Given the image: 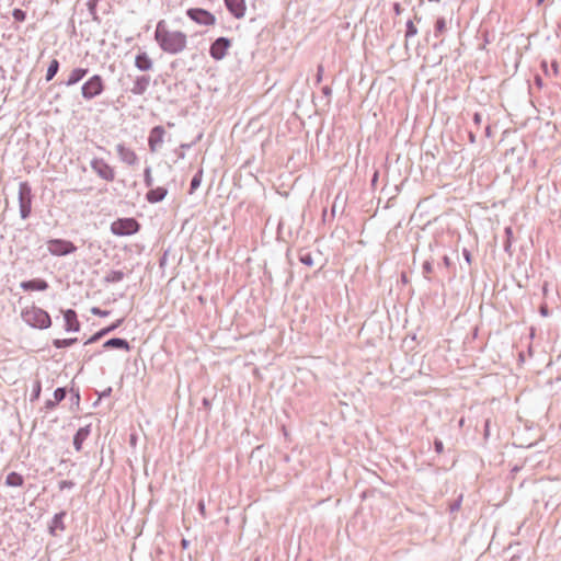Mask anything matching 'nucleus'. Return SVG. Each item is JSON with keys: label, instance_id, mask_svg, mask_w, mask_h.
<instances>
[{"label": "nucleus", "instance_id": "nucleus-55", "mask_svg": "<svg viewBox=\"0 0 561 561\" xmlns=\"http://www.w3.org/2000/svg\"><path fill=\"white\" fill-rule=\"evenodd\" d=\"M552 71H554V73H557V72H558V66H557V64H553V65H552Z\"/></svg>", "mask_w": 561, "mask_h": 561}, {"label": "nucleus", "instance_id": "nucleus-18", "mask_svg": "<svg viewBox=\"0 0 561 561\" xmlns=\"http://www.w3.org/2000/svg\"><path fill=\"white\" fill-rule=\"evenodd\" d=\"M135 66L140 71H149L153 67V61L147 53L142 51L136 55Z\"/></svg>", "mask_w": 561, "mask_h": 561}, {"label": "nucleus", "instance_id": "nucleus-59", "mask_svg": "<svg viewBox=\"0 0 561 561\" xmlns=\"http://www.w3.org/2000/svg\"><path fill=\"white\" fill-rule=\"evenodd\" d=\"M536 81L539 85L541 84V79L539 77L536 79Z\"/></svg>", "mask_w": 561, "mask_h": 561}, {"label": "nucleus", "instance_id": "nucleus-51", "mask_svg": "<svg viewBox=\"0 0 561 561\" xmlns=\"http://www.w3.org/2000/svg\"><path fill=\"white\" fill-rule=\"evenodd\" d=\"M198 508H199V511H201V512H204V510H205V505H204V503H203V502H199V504H198Z\"/></svg>", "mask_w": 561, "mask_h": 561}, {"label": "nucleus", "instance_id": "nucleus-57", "mask_svg": "<svg viewBox=\"0 0 561 561\" xmlns=\"http://www.w3.org/2000/svg\"><path fill=\"white\" fill-rule=\"evenodd\" d=\"M488 432H489V421H486V423H485V435H488Z\"/></svg>", "mask_w": 561, "mask_h": 561}, {"label": "nucleus", "instance_id": "nucleus-49", "mask_svg": "<svg viewBox=\"0 0 561 561\" xmlns=\"http://www.w3.org/2000/svg\"><path fill=\"white\" fill-rule=\"evenodd\" d=\"M505 234L507 237V239H511L512 238V234H513V230L511 227H506L505 228Z\"/></svg>", "mask_w": 561, "mask_h": 561}, {"label": "nucleus", "instance_id": "nucleus-7", "mask_svg": "<svg viewBox=\"0 0 561 561\" xmlns=\"http://www.w3.org/2000/svg\"><path fill=\"white\" fill-rule=\"evenodd\" d=\"M186 15L195 23L199 25L210 26L215 25V15L203 8H190L186 10Z\"/></svg>", "mask_w": 561, "mask_h": 561}, {"label": "nucleus", "instance_id": "nucleus-37", "mask_svg": "<svg viewBox=\"0 0 561 561\" xmlns=\"http://www.w3.org/2000/svg\"><path fill=\"white\" fill-rule=\"evenodd\" d=\"M432 272H433V265H432V263H431V262H428V261H425V262L423 263V274H424V276H425L427 279H430L428 275H430Z\"/></svg>", "mask_w": 561, "mask_h": 561}, {"label": "nucleus", "instance_id": "nucleus-42", "mask_svg": "<svg viewBox=\"0 0 561 561\" xmlns=\"http://www.w3.org/2000/svg\"><path fill=\"white\" fill-rule=\"evenodd\" d=\"M57 404H58V403H57L55 400H50V399H49V400H47V401L45 402V409H47V410H53V409H55V408H56V405H57Z\"/></svg>", "mask_w": 561, "mask_h": 561}, {"label": "nucleus", "instance_id": "nucleus-53", "mask_svg": "<svg viewBox=\"0 0 561 561\" xmlns=\"http://www.w3.org/2000/svg\"><path fill=\"white\" fill-rule=\"evenodd\" d=\"M187 545H188V541H187L186 539H182V546H183L184 548H186V547H187Z\"/></svg>", "mask_w": 561, "mask_h": 561}, {"label": "nucleus", "instance_id": "nucleus-61", "mask_svg": "<svg viewBox=\"0 0 561 561\" xmlns=\"http://www.w3.org/2000/svg\"><path fill=\"white\" fill-rule=\"evenodd\" d=\"M181 147L182 148H188L190 146L188 145H182Z\"/></svg>", "mask_w": 561, "mask_h": 561}, {"label": "nucleus", "instance_id": "nucleus-47", "mask_svg": "<svg viewBox=\"0 0 561 561\" xmlns=\"http://www.w3.org/2000/svg\"><path fill=\"white\" fill-rule=\"evenodd\" d=\"M275 232H276V240H279L280 239V220L277 222Z\"/></svg>", "mask_w": 561, "mask_h": 561}, {"label": "nucleus", "instance_id": "nucleus-32", "mask_svg": "<svg viewBox=\"0 0 561 561\" xmlns=\"http://www.w3.org/2000/svg\"><path fill=\"white\" fill-rule=\"evenodd\" d=\"M144 182L147 187H152V185H153V179L151 176L150 167H147L144 171Z\"/></svg>", "mask_w": 561, "mask_h": 561}, {"label": "nucleus", "instance_id": "nucleus-31", "mask_svg": "<svg viewBox=\"0 0 561 561\" xmlns=\"http://www.w3.org/2000/svg\"><path fill=\"white\" fill-rule=\"evenodd\" d=\"M416 34H417V28H416V26L414 25V23H413V21H412V20H409V21L407 22L405 38L408 39V38H410V37H412V36L416 35Z\"/></svg>", "mask_w": 561, "mask_h": 561}, {"label": "nucleus", "instance_id": "nucleus-4", "mask_svg": "<svg viewBox=\"0 0 561 561\" xmlns=\"http://www.w3.org/2000/svg\"><path fill=\"white\" fill-rule=\"evenodd\" d=\"M140 230V224L131 217L118 218L111 224V232L118 237L131 236Z\"/></svg>", "mask_w": 561, "mask_h": 561}, {"label": "nucleus", "instance_id": "nucleus-45", "mask_svg": "<svg viewBox=\"0 0 561 561\" xmlns=\"http://www.w3.org/2000/svg\"><path fill=\"white\" fill-rule=\"evenodd\" d=\"M462 254L468 263L471 262V254L467 249H463Z\"/></svg>", "mask_w": 561, "mask_h": 561}, {"label": "nucleus", "instance_id": "nucleus-25", "mask_svg": "<svg viewBox=\"0 0 561 561\" xmlns=\"http://www.w3.org/2000/svg\"><path fill=\"white\" fill-rule=\"evenodd\" d=\"M78 341L77 337H70V339H55L53 341V345L56 348H65L73 345Z\"/></svg>", "mask_w": 561, "mask_h": 561}, {"label": "nucleus", "instance_id": "nucleus-48", "mask_svg": "<svg viewBox=\"0 0 561 561\" xmlns=\"http://www.w3.org/2000/svg\"><path fill=\"white\" fill-rule=\"evenodd\" d=\"M511 244H512V243H511V239H506V241H505V242H504V244H503V248H504V250H505L506 252H508V251H510V249H511Z\"/></svg>", "mask_w": 561, "mask_h": 561}, {"label": "nucleus", "instance_id": "nucleus-39", "mask_svg": "<svg viewBox=\"0 0 561 561\" xmlns=\"http://www.w3.org/2000/svg\"><path fill=\"white\" fill-rule=\"evenodd\" d=\"M321 91H322V94L328 99V102H329L331 99V95H332V89L329 85H324L321 89Z\"/></svg>", "mask_w": 561, "mask_h": 561}, {"label": "nucleus", "instance_id": "nucleus-14", "mask_svg": "<svg viewBox=\"0 0 561 561\" xmlns=\"http://www.w3.org/2000/svg\"><path fill=\"white\" fill-rule=\"evenodd\" d=\"M124 322V319H118L116 320L115 322H113L112 324L99 330L98 332H95L92 336H90L87 341H85V345H89V344H92V343H95L98 342L99 340H101L103 336L110 334L111 332H113L114 330H116L122 323Z\"/></svg>", "mask_w": 561, "mask_h": 561}, {"label": "nucleus", "instance_id": "nucleus-58", "mask_svg": "<svg viewBox=\"0 0 561 561\" xmlns=\"http://www.w3.org/2000/svg\"><path fill=\"white\" fill-rule=\"evenodd\" d=\"M490 129H491L490 126H486L485 133H486L488 136L490 135Z\"/></svg>", "mask_w": 561, "mask_h": 561}, {"label": "nucleus", "instance_id": "nucleus-19", "mask_svg": "<svg viewBox=\"0 0 561 561\" xmlns=\"http://www.w3.org/2000/svg\"><path fill=\"white\" fill-rule=\"evenodd\" d=\"M103 347L107 350H124L127 352L130 351L129 342L122 337H112L105 341Z\"/></svg>", "mask_w": 561, "mask_h": 561}, {"label": "nucleus", "instance_id": "nucleus-2", "mask_svg": "<svg viewBox=\"0 0 561 561\" xmlns=\"http://www.w3.org/2000/svg\"><path fill=\"white\" fill-rule=\"evenodd\" d=\"M21 317L25 323L36 329H48L51 319L47 311L39 307L32 306L22 311Z\"/></svg>", "mask_w": 561, "mask_h": 561}, {"label": "nucleus", "instance_id": "nucleus-8", "mask_svg": "<svg viewBox=\"0 0 561 561\" xmlns=\"http://www.w3.org/2000/svg\"><path fill=\"white\" fill-rule=\"evenodd\" d=\"M91 169L103 180L112 182L115 179L114 169L103 159L95 158L91 161Z\"/></svg>", "mask_w": 561, "mask_h": 561}, {"label": "nucleus", "instance_id": "nucleus-35", "mask_svg": "<svg viewBox=\"0 0 561 561\" xmlns=\"http://www.w3.org/2000/svg\"><path fill=\"white\" fill-rule=\"evenodd\" d=\"M12 16L18 22H24L26 19V12L23 11L22 9H14L12 11Z\"/></svg>", "mask_w": 561, "mask_h": 561}, {"label": "nucleus", "instance_id": "nucleus-15", "mask_svg": "<svg viewBox=\"0 0 561 561\" xmlns=\"http://www.w3.org/2000/svg\"><path fill=\"white\" fill-rule=\"evenodd\" d=\"M116 151L119 159L128 165H134L137 162V156L134 150L127 148L124 144L116 146Z\"/></svg>", "mask_w": 561, "mask_h": 561}, {"label": "nucleus", "instance_id": "nucleus-52", "mask_svg": "<svg viewBox=\"0 0 561 561\" xmlns=\"http://www.w3.org/2000/svg\"><path fill=\"white\" fill-rule=\"evenodd\" d=\"M112 389L111 388H107L103 393L102 396H108L111 393Z\"/></svg>", "mask_w": 561, "mask_h": 561}, {"label": "nucleus", "instance_id": "nucleus-22", "mask_svg": "<svg viewBox=\"0 0 561 561\" xmlns=\"http://www.w3.org/2000/svg\"><path fill=\"white\" fill-rule=\"evenodd\" d=\"M66 517V512H59L54 515L51 523L49 525V534L51 536H57V530H65L66 526L64 524V518Z\"/></svg>", "mask_w": 561, "mask_h": 561}, {"label": "nucleus", "instance_id": "nucleus-12", "mask_svg": "<svg viewBox=\"0 0 561 561\" xmlns=\"http://www.w3.org/2000/svg\"><path fill=\"white\" fill-rule=\"evenodd\" d=\"M65 320V330L67 332H78L80 323L78 321L77 312L73 309H67L62 312Z\"/></svg>", "mask_w": 561, "mask_h": 561}, {"label": "nucleus", "instance_id": "nucleus-11", "mask_svg": "<svg viewBox=\"0 0 561 561\" xmlns=\"http://www.w3.org/2000/svg\"><path fill=\"white\" fill-rule=\"evenodd\" d=\"M227 10L236 18L241 19L245 14V1L244 0H224Z\"/></svg>", "mask_w": 561, "mask_h": 561}, {"label": "nucleus", "instance_id": "nucleus-46", "mask_svg": "<svg viewBox=\"0 0 561 561\" xmlns=\"http://www.w3.org/2000/svg\"><path fill=\"white\" fill-rule=\"evenodd\" d=\"M540 313L543 316V317H547L549 311H548V307L546 305L541 306L540 307Z\"/></svg>", "mask_w": 561, "mask_h": 561}, {"label": "nucleus", "instance_id": "nucleus-10", "mask_svg": "<svg viewBox=\"0 0 561 561\" xmlns=\"http://www.w3.org/2000/svg\"><path fill=\"white\" fill-rule=\"evenodd\" d=\"M164 134H165V130L162 126H154L151 130H150V134H149V137H148V146H149V150L151 152H157L162 142H163V137H164Z\"/></svg>", "mask_w": 561, "mask_h": 561}, {"label": "nucleus", "instance_id": "nucleus-34", "mask_svg": "<svg viewBox=\"0 0 561 561\" xmlns=\"http://www.w3.org/2000/svg\"><path fill=\"white\" fill-rule=\"evenodd\" d=\"M462 494H460L454 502H451L449 504V512L453 514L455 512H458L461 507V503H462Z\"/></svg>", "mask_w": 561, "mask_h": 561}, {"label": "nucleus", "instance_id": "nucleus-1", "mask_svg": "<svg viewBox=\"0 0 561 561\" xmlns=\"http://www.w3.org/2000/svg\"><path fill=\"white\" fill-rule=\"evenodd\" d=\"M154 41L164 53L178 55L186 48L187 35L182 31L170 30L167 22L160 20L156 25Z\"/></svg>", "mask_w": 561, "mask_h": 561}, {"label": "nucleus", "instance_id": "nucleus-23", "mask_svg": "<svg viewBox=\"0 0 561 561\" xmlns=\"http://www.w3.org/2000/svg\"><path fill=\"white\" fill-rule=\"evenodd\" d=\"M24 483V478L22 474L12 471L5 478V485L8 486H22Z\"/></svg>", "mask_w": 561, "mask_h": 561}, {"label": "nucleus", "instance_id": "nucleus-43", "mask_svg": "<svg viewBox=\"0 0 561 561\" xmlns=\"http://www.w3.org/2000/svg\"><path fill=\"white\" fill-rule=\"evenodd\" d=\"M482 122V116L480 113H474L473 114V123L479 126Z\"/></svg>", "mask_w": 561, "mask_h": 561}, {"label": "nucleus", "instance_id": "nucleus-41", "mask_svg": "<svg viewBox=\"0 0 561 561\" xmlns=\"http://www.w3.org/2000/svg\"><path fill=\"white\" fill-rule=\"evenodd\" d=\"M324 68L322 65H319L317 68V83H320L322 81Z\"/></svg>", "mask_w": 561, "mask_h": 561}, {"label": "nucleus", "instance_id": "nucleus-27", "mask_svg": "<svg viewBox=\"0 0 561 561\" xmlns=\"http://www.w3.org/2000/svg\"><path fill=\"white\" fill-rule=\"evenodd\" d=\"M124 273L122 271H111L106 276L104 277V280L106 283H118L123 280Z\"/></svg>", "mask_w": 561, "mask_h": 561}, {"label": "nucleus", "instance_id": "nucleus-62", "mask_svg": "<svg viewBox=\"0 0 561 561\" xmlns=\"http://www.w3.org/2000/svg\"><path fill=\"white\" fill-rule=\"evenodd\" d=\"M545 0H538V4L542 3Z\"/></svg>", "mask_w": 561, "mask_h": 561}, {"label": "nucleus", "instance_id": "nucleus-24", "mask_svg": "<svg viewBox=\"0 0 561 561\" xmlns=\"http://www.w3.org/2000/svg\"><path fill=\"white\" fill-rule=\"evenodd\" d=\"M59 68H60L59 61L57 59H53L49 62V66L46 71V76H45L46 81H51L55 78V76L58 73Z\"/></svg>", "mask_w": 561, "mask_h": 561}, {"label": "nucleus", "instance_id": "nucleus-16", "mask_svg": "<svg viewBox=\"0 0 561 561\" xmlns=\"http://www.w3.org/2000/svg\"><path fill=\"white\" fill-rule=\"evenodd\" d=\"M20 287L25 291H32V290L44 291L49 287V285L43 278H33L30 280H23L20 284Z\"/></svg>", "mask_w": 561, "mask_h": 561}, {"label": "nucleus", "instance_id": "nucleus-56", "mask_svg": "<svg viewBox=\"0 0 561 561\" xmlns=\"http://www.w3.org/2000/svg\"><path fill=\"white\" fill-rule=\"evenodd\" d=\"M394 10H396L397 13L400 12V5L398 3L394 4Z\"/></svg>", "mask_w": 561, "mask_h": 561}, {"label": "nucleus", "instance_id": "nucleus-30", "mask_svg": "<svg viewBox=\"0 0 561 561\" xmlns=\"http://www.w3.org/2000/svg\"><path fill=\"white\" fill-rule=\"evenodd\" d=\"M67 396V389L64 387H59L54 391V400L59 403L65 400Z\"/></svg>", "mask_w": 561, "mask_h": 561}, {"label": "nucleus", "instance_id": "nucleus-40", "mask_svg": "<svg viewBox=\"0 0 561 561\" xmlns=\"http://www.w3.org/2000/svg\"><path fill=\"white\" fill-rule=\"evenodd\" d=\"M434 447H435L436 453H438V454H442L444 451V444L439 439H435Z\"/></svg>", "mask_w": 561, "mask_h": 561}, {"label": "nucleus", "instance_id": "nucleus-33", "mask_svg": "<svg viewBox=\"0 0 561 561\" xmlns=\"http://www.w3.org/2000/svg\"><path fill=\"white\" fill-rule=\"evenodd\" d=\"M299 260L301 263H304L307 266L313 265V259L312 255L309 252H302L299 254Z\"/></svg>", "mask_w": 561, "mask_h": 561}, {"label": "nucleus", "instance_id": "nucleus-50", "mask_svg": "<svg viewBox=\"0 0 561 561\" xmlns=\"http://www.w3.org/2000/svg\"><path fill=\"white\" fill-rule=\"evenodd\" d=\"M443 260H444V264H445L446 266H448V265L450 264V261H449V257H448V256H444V259H443Z\"/></svg>", "mask_w": 561, "mask_h": 561}, {"label": "nucleus", "instance_id": "nucleus-60", "mask_svg": "<svg viewBox=\"0 0 561 561\" xmlns=\"http://www.w3.org/2000/svg\"><path fill=\"white\" fill-rule=\"evenodd\" d=\"M94 8H95V4L90 7V10L92 13L94 12Z\"/></svg>", "mask_w": 561, "mask_h": 561}, {"label": "nucleus", "instance_id": "nucleus-6", "mask_svg": "<svg viewBox=\"0 0 561 561\" xmlns=\"http://www.w3.org/2000/svg\"><path fill=\"white\" fill-rule=\"evenodd\" d=\"M47 249L50 254L56 256H65L77 251V247L65 239H50L47 242Z\"/></svg>", "mask_w": 561, "mask_h": 561}, {"label": "nucleus", "instance_id": "nucleus-36", "mask_svg": "<svg viewBox=\"0 0 561 561\" xmlns=\"http://www.w3.org/2000/svg\"><path fill=\"white\" fill-rule=\"evenodd\" d=\"M75 486V482L71 480H62L58 482V488L60 491H64L66 489H72Z\"/></svg>", "mask_w": 561, "mask_h": 561}, {"label": "nucleus", "instance_id": "nucleus-9", "mask_svg": "<svg viewBox=\"0 0 561 561\" xmlns=\"http://www.w3.org/2000/svg\"><path fill=\"white\" fill-rule=\"evenodd\" d=\"M230 46L231 41L225 36H220L211 43L209 47V55L215 60H221L225 58Z\"/></svg>", "mask_w": 561, "mask_h": 561}, {"label": "nucleus", "instance_id": "nucleus-54", "mask_svg": "<svg viewBox=\"0 0 561 561\" xmlns=\"http://www.w3.org/2000/svg\"><path fill=\"white\" fill-rule=\"evenodd\" d=\"M519 560H520V558H519V557H517V556H514V557H512V558L510 559V561H519Z\"/></svg>", "mask_w": 561, "mask_h": 561}, {"label": "nucleus", "instance_id": "nucleus-20", "mask_svg": "<svg viewBox=\"0 0 561 561\" xmlns=\"http://www.w3.org/2000/svg\"><path fill=\"white\" fill-rule=\"evenodd\" d=\"M91 433V425L80 427L73 436V447L77 451L82 449L83 442L89 437Z\"/></svg>", "mask_w": 561, "mask_h": 561}, {"label": "nucleus", "instance_id": "nucleus-5", "mask_svg": "<svg viewBox=\"0 0 561 561\" xmlns=\"http://www.w3.org/2000/svg\"><path fill=\"white\" fill-rule=\"evenodd\" d=\"M33 193L28 182L19 185V211L22 219H27L32 213Z\"/></svg>", "mask_w": 561, "mask_h": 561}, {"label": "nucleus", "instance_id": "nucleus-44", "mask_svg": "<svg viewBox=\"0 0 561 561\" xmlns=\"http://www.w3.org/2000/svg\"><path fill=\"white\" fill-rule=\"evenodd\" d=\"M468 139H469L470 144L476 142V134L472 130L468 131Z\"/></svg>", "mask_w": 561, "mask_h": 561}, {"label": "nucleus", "instance_id": "nucleus-26", "mask_svg": "<svg viewBox=\"0 0 561 561\" xmlns=\"http://www.w3.org/2000/svg\"><path fill=\"white\" fill-rule=\"evenodd\" d=\"M446 30H447L446 20L444 18H438L436 20L435 28H434L435 37H439L440 35H443L446 32Z\"/></svg>", "mask_w": 561, "mask_h": 561}, {"label": "nucleus", "instance_id": "nucleus-38", "mask_svg": "<svg viewBox=\"0 0 561 561\" xmlns=\"http://www.w3.org/2000/svg\"><path fill=\"white\" fill-rule=\"evenodd\" d=\"M91 312L94 314V316H99V317H107L110 314V311L108 310H102L98 307H93L91 309Z\"/></svg>", "mask_w": 561, "mask_h": 561}, {"label": "nucleus", "instance_id": "nucleus-21", "mask_svg": "<svg viewBox=\"0 0 561 561\" xmlns=\"http://www.w3.org/2000/svg\"><path fill=\"white\" fill-rule=\"evenodd\" d=\"M168 194V190L162 186H158L156 188L150 187V190L146 194V199L151 203L156 204L165 198Z\"/></svg>", "mask_w": 561, "mask_h": 561}, {"label": "nucleus", "instance_id": "nucleus-13", "mask_svg": "<svg viewBox=\"0 0 561 561\" xmlns=\"http://www.w3.org/2000/svg\"><path fill=\"white\" fill-rule=\"evenodd\" d=\"M150 81H151L150 76H147V75H141V76L136 77V79L134 80V84L130 89V92L134 95L145 94L150 85Z\"/></svg>", "mask_w": 561, "mask_h": 561}, {"label": "nucleus", "instance_id": "nucleus-17", "mask_svg": "<svg viewBox=\"0 0 561 561\" xmlns=\"http://www.w3.org/2000/svg\"><path fill=\"white\" fill-rule=\"evenodd\" d=\"M89 72L88 68H75L70 71L68 79L62 82L66 87H72L79 83Z\"/></svg>", "mask_w": 561, "mask_h": 561}, {"label": "nucleus", "instance_id": "nucleus-29", "mask_svg": "<svg viewBox=\"0 0 561 561\" xmlns=\"http://www.w3.org/2000/svg\"><path fill=\"white\" fill-rule=\"evenodd\" d=\"M41 391H42V386H41V381L39 380H36L35 383H34V387H33V390H32V393H31V401H36L39 399L41 397Z\"/></svg>", "mask_w": 561, "mask_h": 561}, {"label": "nucleus", "instance_id": "nucleus-3", "mask_svg": "<svg viewBox=\"0 0 561 561\" xmlns=\"http://www.w3.org/2000/svg\"><path fill=\"white\" fill-rule=\"evenodd\" d=\"M105 91V82L101 75L91 76L81 87L83 100L91 101Z\"/></svg>", "mask_w": 561, "mask_h": 561}, {"label": "nucleus", "instance_id": "nucleus-28", "mask_svg": "<svg viewBox=\"0 0 561 561\" xmlns=\"http://www.w3.org/2000/svg\"><path fill=\"white\" fill-rule=\"evenodd\" d=\"M202 174H203V171L199 170L191 180V184H190V193H193L196 188L199 187L201 185V182H202Z\"/></svg>", "mask_w": 561, "mask_h": 561}]
</instances>
